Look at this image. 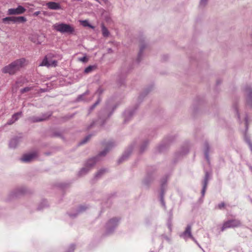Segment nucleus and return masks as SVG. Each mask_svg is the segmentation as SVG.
Masks as SVG:
<instances>
[{
	"mask_svg": "<svg viewBox=\"0 0 252 252\" xmlns=\"http://www.w3.org/2000/svg\"><path fill=\"white\" fill-rule=\"evenodd\" d=\"M40 12L38 11H36L34 13L33 15H35V16H37L39 14H40Z\"/></svg>",
	"mask_w": 252,
	"mask_h": 252,
	"instance_id": "obj_54",
	"label": "nucleus"
},
{
	"mask_svg": "<svg viewBox=\"0 0 252 252\" xmlns=\"http://www.w3.org/2000/svg\"><path fill=\"white\" fill-rule=\"evenodd\" d=\"M196 244L200 249H202V248L201 247L200 245L198 242L196 243Z\"/></svg>",
	"mask_w": 252,
	"mask_h": 252,
	"instance_id": "obj_57",
	"label": "nucleus"
},
{
	"mask_svg": "<svg viewBox=\"0 0 252 252\" xmlns=\"http://www.w3.org/2000/svg\"><path fill=\"white\" fill-rule=\"evenodd\" d=\"M27 191V189L25 187H18L12 191L8 195V200H11L15 198H18L20 196L24 194Z\"/></svg>",
	"mask_w": 252,
	"mask_h": 252,
	"instance_id": "obj_7",
	"label": "nucleus"
},
{
	"mask_svg": "<svg viewBox=\"0 0 252 252\" xmlns=\"http://www.w3.org/2000/svg\"><path fill=\"white\" fill-rule=\"evenodd\" d=\"M233 108H234V109L235 110V112H236V113L237 114L238 119L239 120H240V114L239 113V112H238V110L237 107L236 105H234L233 106Z\"/></svg>",
	"mask_w": 252,
	"mask_h": 252,
	"instance_id": "obj_46",
	"label": "nucleus"
},
{
	"mask_svg": "<svg viewBox=\"0 0 252 252\" xmlns=\"http://www.w3.org/2000/svg\"><path fill=\"white\" fill-rule=\"evenodd\" d=\"M119 220L116 218L110 219L106 224V233L108 234L112 233L118 226Z\"/></svg>",
	"mask_w": 252,
	"mask_h": 252,
	"instance_id": "obj_8",
	"label": "nucleus"
},
{
	"mask_svg": "<svg viewBox=\"0 0 252 252\" xmlns=\"http://www.w3.org/2000/svg\"><path fill=\"white\" fill-rule=\"evenodd\" d=\"M48 206L47 201L46 200H43L38 206L37 210L40 211Z\"/></svg>",
	"mask_w": 252,
	"mask_h": 252,
	"instance_id": "obj_35",
	"label": "nucleus"
},
{
	"mask_svg": "<svg viewBox=\"0 0 252 252\" xmlns=\"http://www.w3.org/2000/svg\"><path fill=\"white\" fill-rule=\"evenodd\" d=\"M22 112H18L15 113L12 116V119L15 122L19 119V117L22 116Z\"/></svg>",
	"mask_w": 252,
	"mask_h": 252,
	"instance_id": "obj_36",
	"label": "nucleus"
},
{
	"mask_svg": "<svg viewBox=\"0 0 252 252\" xmlns=\"http://www.w3.org/2000/svg\"><path fill=\"white\" fill-rule=\"evenodd\" d=\"M134 144H132L130 145L127 149L126 150L122 156L118 160L119 163L126 160L127 159L129 156L130 155L133 148Z\"/></svg>",
	"mask_w": 252,
	"mask_h": 252,
	"instance_id": "obj_14",
	"label": "nucleus"
},
{
	"mask_svg": "<svg viewBox=\"0 0 252 252\" xmlns=\"http://www.w3.org/2000/svg\"><path fill=\"white\" fill-rule=\"evenodd\" d=\"M149 141L147 140H144L141 145H140V152L143 153L145 151V150L146 149L147 146L148 145Z\"/></svg>",
	"mask_w": 252,
	"mask_h": 252,
	"instance_id": "obj_33",
	"label": "nucleus"
},
{
	"mask_svg": "<svg viewBox=\"0 0 252 252\" xmlns=\"http://www.w3.org/2000/svg\"><path fill=\"white\" fill-rule=\"evenodd\" d=\"M144 41L143 39H140V50L136 60L137 63H139L141 61L143 51L146 47V44Z\"/></svg>",
	"mask_w": 252,
	"mask_h": 252,
	"instance_id": "obj_19",
	"label": "nucleus"
},
{
	"mask_svg": "<svg viewBox=\"0 0 252 252\" xmlns=\"http://www.w3.org/2000/svg\"><path fill=\"white\" fill-rule=\"evenodd\" d=\"M101 31L102 35L104 37H106L109 35L110 32L109 31L103 24H101Z\"/></svg>",
	"mask_w": 252,
	"mask_h": 252,
	"instance_id": "obj_32",
	"label": "nucleus"
},
{
	"mask_svg": "<svg viewBox=\"0 0 252 252\" xmlns=\"http://www.w3.org/2000/svg\"><path fill=\"white\" fill-rule=\"evenodd\" d=\"M27 21V19L24 16H14V23H24Z\"/></svg>",
	"mask_w": 252,
	"mask_h": 252,
	"instance_id": "obj_29",
	"label": "nucleus"
},
{
	"mask_svg": "<svg viewBox=\"0 0 252 252\" xmlns=\"http://www.w3.org/2000/svg\"><path fill=\"white\" fill-rule=\"evenodd\" d=\"M190 239H191L196 244L197 243V241H196V240L194 238V237L193 236H192V237H190Z\"/></svg>",
	"mask_w": 252,
	"mask_h": 252,
	"instance_id": "obj_53",
	"label": "nucleus"
},
{
	"mask_svg": "<svg viewBox=\"0 0 252 252\" xmlns=\"http://www.w3.org/2000/svg\"><path fill=\"white\" fill-rule=\"evenodd\" d=\"M166 181L164 179L161 184L160 193H159V199L162 206L165 208V203L164 201V196L166 190Z\"/></svg>",
	"mask_w": 252,
	"mask_h": 252,
	"instance_id": "obj_12",
	"label": "nucleus"
},
{
	"mask_svg": "<svg viewBox=\"0 0 252 252\" xmlns=\"http://www.w3.org/2000/svg\"><path fill=\"white\" fill-rule=\"evenodd\" d=\"M28 82L27 79L24 77H20L17 78L15 82L16 88H19L20 86H23L25 83Z\"/></svg>",
	"mask_w": 252,
	"mask_h": 252,
	"instance_id": "obj_24",
	"label": "nucleus"
},
{
	"mask_svg": "<svg viewBox=\"0 0 252 252\" xmlns=\"http://www.w3.org/2000/svg\"><path fill=\"white\" fill-rule=\"evenodd\" d=\"M53 27L55 31L63 34H73L75 32L72 26L64 23H56Z\"/></svg>",
	"mask_w": 252,
	"mask_h": 252,
	"instance_id": "obj_4",
	"label": "nucleus"
},
{
	"mask_svg": "<svg viewBox=\"0 0 252 252\" xmlns=\"http://www.w3.org/2000/svg\"><path fill=\"white\" fill-rule=\"evenodd\" d=\"M168 226L170 230H171V225L170 223H168Z\"/></svg>",
	"mask_w": 252,
	"mask_h": 252,
	"instance_id": "obj_56",
	"label": "nucleus"
},
{
	"mask_svg": "<svg viewBox=\"0 0 252 252\" xmlns=\"http://www.w3.org/2000/svg\"><path fill=\"white\" fill-rule=\"evenodd\" d=\"M241 222L238 220H230L224 222L222 227L221 231L224 230L228 228H233L238 227L241 225Z\"/></svg>",
	"mask_w": 252,
	"mask_h": 252,
	"instance_id": "obj_9",
	"label": "nucleus"
},
{
	"mask_svg": "<svg viewBox=\"0 0 252 252\" xmlns=\"http://www.w3.org/2000/svg\"><path fill=\"white\" fill-rule=\"evenodd\" d=\"M83 25L84 27H89L91 29H94V27L90 24L87 20H84L82 21Z\"/></svg>",
	"mask_w": 252,
	"mask_h": 252,
	"instance_id": "obj_40",
	"label": "nucleus"
},
{
	"mask_svg": "<svg viewBox=\"0 0 252 252\" xmlns=\"http://www.w3.org/2000/svg\"><path fill=\"white\" fill-rule=\"evenodd\" d=\"M37 154L35 152L25 154L20 158V160L24 162H29L35 158Z\"/></svg>",
	"mask_w": 252,
	"mask_h": 252,
	"instance_id": "obj_17",
	"label": "nucleus"
},
{
	"mask_svg": "<svg viewBox=\"0 0 252 252\" xmlns=\"http://www.w3.org/2000/svg\"><path fill=\"white\" fill-rule=\"evenodd\" d=\"M210 150V148L209 144L207 141L205 142L204 143V155L205 158L207 161L209 162L210 159H209V152Z\"/></svg>",
	"mask_w": 252,
	"mask_h": 252,
	"instance_id": "obj_23",
	"label": "nucleus"
},
{
	"mask_svg": "<svg viewBox=\"0 0 252 252\" xmlns=\"http://www.w3.org/2000/svg\"><path fill=\"white\" fill-rule=\"evenodd\" d=\"M111 50H111V49H109V52H111Z\"/></svg>",
	"mask_w": 252,
	"mask_h": 252,
	"instance_id": "obj_60",
	"label": "nucleus"
},
{
	"mask_svg": "<svg viewBox=\"0 0 252 252\" xmlns=\"http://www.w3.org/2000/svg\"><path fill=\"white\" fill-rule=\"evenodd\" d=\"M97 1L99 2L98 0H96Z\"/></svg>",
	"mask_w": 252,
	"mask_h": 252,
	"instance_id": "obj_61",
	"label": "nucleus"
},
{
	"mask_svg": "<svg viewBox=\"0 0 252 252\" xmlns=\"http://www.w3.org/2000/svg\"><path fill=\"white\" fill-rule=\"evenodd\" d=\"M105 145L104 149L100 152L95 157L88 159L85 162V165L91 170L95 165L96 163L100 159V157H104L106 154L116 145V143L112 141H109L104 144Z\"/></svg>",
	"mask_w": 252,
	"mask_h": 252,
	"instance_id": "obj_2",
	"label": "nucleus"
},
{
	"mask_svg": "<svg viewBox=\"0 0 252 252\" xmlns=\"http://www.w3.org/2000/svg\"><path fill=\"white\" fill-rule=\"evenodd\" d=\"M25 63V59L24 58L16 60L5 66L2 69V72L3 73H8L10 75H14L24 66Z\"/></svg>",
	"mask_w": 252,
	"mask_h": 252,
	"instance_id": "obj_3",
	"label": "nucleus"
},
{
	"mask_svg": "<svg viewBox=\"0 0 252 252\" xmlns=\"http://www.w3.org/2000/svg\"><path fill=\"white\" fill-rule=\"evenodd\" d=\"M169 140L168 139H164L161 144L157 147V149L159 152H163L165 151L169 147Z\"/></svg>",
	"mask_w": 252,
	"mask_h": 252,
	"instance_id": "obj_20",
	"label": "nucleus"
},
{
	"mask_svg": "<svg viewBox=\"0 0 252 252\" xmlns=\"http://www.w3.org/2000/svg\"><path fill=\"white\" fill-rule=\"evenodd\" d=\"M32 88L31 87H27L23 89H22L20 90V92H21V94H24L26 92H28L31 91V90H32Z\"/></svg>",
	"mask_w": 252,
	"mask_h": 252,
	"instance_id": "obj_41",
	"label": "nucleus"
},
{
	"mask_svg": "<svg viewBox=\"0 0 252 252\" xmlns=\"http://www.w3.org/2000/svg\"><path fill=\"white\" fill-rule=\"evenodd\" d=\"M156 178L155 171L148 169L146 176L142 181V184L145 187L148 188Z\"/></svg>",
	"mask_w": 252,
	"mask_h": 252,
	"instance_id": "obj_6",
	"label": "nucleus"
},
{
	"mask_svg": "<svg viewBox=\"0 0 252 252\" xmlns=\"http://www.w3.org/2000/svg\"><path fill=\"white\" fill-rule=\"evenodd\" d=\"M111 50H111V49H109V52H111Z\"/></svg>",
	"mask_w": 252,
	"mask_h": 252,
	"instance_id": "obj_59",
	"label": "nucleus"
},
{
	"mask_svg": "<svg viewBox=\"0 0 252 252\" xmlns=\"http://www.w3.org/2000/svg\"><path fill=\"white\" fill-rule=\"evenodd\" d=\"M189 151V149L188 146L182 147L180 150L176 153V156H177L178 158H179L187 154Z\"/></svg>",
	"mask_w": 252,
	"mask_h": 252,
	"instance_id": "obj_25",
	"label": "nucleus"
},
{
	"mask_svg": "<svg viewBox=\"0 0 252 252\" xmlns=\"http://www.w3.org/2000/svg\"><path fill=\"white\" fill-rule=\"evenodd\" d=\"M40 66H46L47 67L50 66L49 62L48 61L47 58L45 57L41 63L40 64Z\"/></svg>",
	"mask_w": 252,
	"mask_h": 252,
	"instance_id": "obj_37",
	"label": "nucleus"
},
{
	"mask_svg": "<svg viewBox=\"0 0 252 252\" xmlns=\"http://www.w3.org/2000/svg\"><path fill=\"white\" fill-rule=\"evenodd\" d=\"M95 68V66L94 65H89V66L87 67L85 70L84 72L85 73H90L93 71V70Z\"/></svg>",
	"mask_w": 252,
	"mask_h": 252,
	"instance_id": "obj_38",
	"label": "nucleus"
},
{
	"mask_svg": "<svg viewBox=\"0 0 252 252\" xmlns=\"http://www.w3.org/2000/svg\"><path fill=\"white\" fill-rule=\"evenodd\" d=\"M225 206V204L224 202H221L218 204V208L220 209H221L222 208H223Z\"/></svg>",
	"mask_w": 252,
	"mask_h": 252,
	"instance_id": "obj_50",
	"label": "nucleus"
},
{
	"mask_svg": "<svg viewBox=\"0 0 252 252\" xmlns=\"http://www.w3.org/2000/svg\"><path fill=\"white\" fill-rule=\"evenodd\" d=\"M220 83V82L219 81H217V84H219Z\"/></svg>",
	"mask_w": 252,
	"mask_h": 252,
	"instance_id": "obj_58",
	"label": "nucleus"
},
{
	"mask_svg": "<svg viewBox=\"0 0 252 252\" xmlns=\"http://www.w3.org/2000/svg\"><path fill=\"white\" fill-rule=\"evenodd\" d=\"M116 107L115 106L111 109L108 106H106L102 109L98 114V119L96 120L93 121L91 124L88 126L87 129H90L95 127L99 128L103 126L112 115Z\"/></svg>",
	"mask_w": 252,
	"mask_h": 252,
	"instance_id": "obj_1",
	"label": "nucleus"
},
{
	"mask_svg": "<svg viewBox=\"0 0 252 252\" xmlns=\"http://www.w3.org/2000/svg\"><path fill=\"white\" fill-rule=\"evenodd\" d=\"M118 82L120 84V86L124 84V83H125V79H124V78H120V79H119V80H118Z\"/></svg>",
	"mask_w": 252,
	"mask_h": 252,
	"instance_id": "obj_49",
	"label": "nucleus"
},
{
	"mask_svg": "<svg viewBox=\"0 0 252 252\" xmlns=\"http://www.w3.org/2000/svg\"><path fill=\"white\" fill-rule=\"evenodd\" d=\"M101 101L100 98L99 97L96 102L91 106L88 110V115H89L92 111L95 108V107L100 103Z\"/></svg>",
	"mask_w": 252,
	"mask_h": 252,
	"instance_id": "obj_34",
	"label": "nucleus"
},
{
	"mask_svg": "<svg viewBox=\"0 0 252 252\" xmlns=\"http://www.w3.org/2000/svg\"><path fill=\"white\" fill-rule=\"evenodd\" d=\"M153 86L152 85L150 86L148 88L145 89V90L142 92L139 96V99H141L142 98H143L145 95H146L150 92L152 91L153 89Z\"/></svg>",
	"mask_w": 252,
	"mask_h": 252,
	"instance_id": "obj_30",
	"label": "nucleus"
},
{
	"mask_svg": "<svg viewBox=\"0 0 252 252\" xmlns=\"http://www.w3.org/2000/svg\"><path fill=\"white\" fill-rule=\"evenodd\" d=\"M50 66H56L57 65V61L56 60L52 61L49 62Z\"/></svg>",
	"mask_w": 252,
	"mask_h": 252,
	"instance_id": "obj_45",
	"label": "nucleus"
},
{
	"mask_svg": "<svg viewBox=\"0 0 252 252\" xmlns=\"http://www.w3.org/2000/svg\"><path fill=\"white\" fill-rule=\"evenodd\" d=\"M21 138L20 137H15L11 139L9 143V147L10 148H16L20 143Z\"/></svg>",
	"mask_w": 252,
	"mask_h": 252,
	"instance_id": "obj_22",
	"label": "nucleus"
},
{
	"mask_svg": "<svg viewBox=\"0 0 252 252\" xmlns=\"http://www.w3.org/2000/svg\"><path fill=\"white\" fill-rule=\"evenodd\" d=\"M91 170L90 168H88L85 165L83 167H82L78 172V176L80 177L86 175Z\"/></svg>",
	"mask_w": 252,
	"mask_h": 252,
	"instance_id": "obj_27",
	"label": "nucleus"
},
{
	"mask_svg": "<svg viewBox=\"0 0 252 252\" xmlns=\"http://www.w3.org/2000/svg\"><path fill=\"white\" fill-rule=\"evenodd\" d=\"M106 171V170L105 169H100L95 174V175L94 177V179L96 180H98L102 176V175L104 174V173Z\"/></svg>",
	"mask_w": 252,
	"mask_h": 252,
	"instance_id": "obj_31",
	"label": "nucleus"
},
{
	"mask_svg": "<svg viewBox=\"0 0 252 252\" xmlns=\"http://www.w3.org/2000/svg\"><path fill=\"white\" fill-rule=\"evenodd\" d=\"M245 127H246V130L247 131L248 129V116H246L245 118Z\"/></svg>",
	"mask_w": 252,
	"mask_h": 252,
	"instance_id": "obj_47",
	"label": "nucleus"
},
{
	"mask_svg": "<svg viewBox=\"0 0 252 252\" xmlns=\"http://www.w3.org/2000/svg\"><path fill=\"white\" fill-rule=\"evenodd\" d=\"M75 245L71 244L70 245L67 252H73L75 250Z\"/></svg>",
	"mask_w": 252,
	"mask_h": 252,
	"instance_id": "obj_44",
	"label": "nucleus"
},
{
	"mask_svg": "<svg viewBox=\"0 0 252 252\" xmlns=\"http://www.w3.org/2000/svg\"><path fill=\"white\" fill-rule=\"evenodd\" d=\"M88 58H87V57L86 56H84V57L79 59V60L80 61H81V62H84V63L87 62L88 61Z\"/></svg>",
	"mask_w": 252,
	"mask_h": 252,
	"instance_id": "obj_48",
	"label": "nucleus"
},
{
	"mask_svg": "<svg viewBox=\"0 0 252 252\" xmlns=\"http://www.w3.org/2000/svg\"><path fill=\"white\" fill-rule=\"evenodd\" d=\"M243 92L246 106L252 108V88L249 85H246L243 89Z\"/></svg>",
	"mask_w": 252,
	"mask_h": 252,
	"instance_id": "obj_5",
	"label": "nucleus"
},
{
	"mask_svg": "<svg viewBox=\"0 0 252 252\" xmlns=\"http://www.w3.org/2000/svg\"><path fill=\"white\" fill-rule=\"evenodd\" d=\"M180 237L183 238L185 240H187L188 238L192 237L191 234V225L189 224L187 225L185 231L180 234Z\"/></svg>",
	"mask_w": 252,
	"mask_h": 252,
	"instance_id": "obj_15",
	"label": "nucleus"
},
{
	"mask_svg": "<svg viewBox=\"0 0 252 252\" xmlns=\"http://www.w3.org/2000/svg\"><path fill=\"white\" fill-rule=\"evenodd\" d=\"M102 0L104 2V3L106 4H108L109 3L108 0Z\"/></svg>",
	"mask_w": 252,
	"mask_h": 252,
	"instance_id": "obj_55",
	"label": "nucleus"
},
{
	"mask_svg": "<svg viewBox=\"0 0 252 252\" xmlns=\"http://www.w3.org/2000/svg\"><path fill=\"white\" fill-rule=\"evenodd\" d=\"M89 94V91L87 90L84 93L79 95L78 96V97L76 98V101L77 102L81 101H90V100H88L86 99L85 97L86 95H88Z\"/></svg>",
	"mask_w": 252,
	"mask_h": 252,
	"instance_id": "obj_26",
	"label": "nucleus"
},
{
	"mask_svg": "<svg viewBox=\"0 0 252 252\" xmlns=\"http://www.w3.org/2000/svg\"><path fill=\"white\" fill-rule=\"evenodd\" d=\"M46 5L49 9L52 10H60L62 9L60 4L54 1L47 2Z\"/></svg>",
	"mask_w": 252,
	"mask_h": 252,
	"instance_id": "obj_21",
	"label": "nucleus"
},
{
	"mask_svg": "<svg viewBox=\"0 0 252 252\" xmlns=\"http://www.w3.org/2000/svg\"><path fill=\"white\" fill-rule=\"evenodd\" d=\"M14 123H15V122H14V121L12 120V119L11 118V119L9 120L7 122V124L8 125H12V124H13Z\"/></svg>",
	"mask_w": 252,
	"mask_h": 252,
	"instance_id": "obj_51",
	"label": "nucleus"
},
{
	"mask_svg": "<svg viewBox=\"0 0 252 252\" xmlns=\"http://www.w3.org/2000/svg\"><path fill=\"white\" fill-rule=\"evenodd\" d=\"M26 9L21 5H19L16 8H10L7 11V15H14L23 14Z\"/></svg>",
	"mask_w": 252,
	"mask_h": 252,
	"instance_id": "obj_13",
	"label": "nucleus"
},
{
	"mask_svg": "<svg viewBox=\"0 0 252 252\" xmlns=\"http://www.w3.org/2000/svg\"><path fill=\"white\" fill-rule=\"evenodd\" d=\"M151 252H153V251H151Z\"/></svg>",
	"mask_w": 252,
	"mask_h": 252,
	"instance_id": "obj_62",
	"label": "nucleus"
},
{
	"mask_svg": "<svg viewBox=\"0 0 252 252\" xmlns=\"http://www.w3.org/2000/svg\"><path fill=\"white\" fill-rule=\"evenodd\" d=\"M162 237L168 241L170 240L169 238L166 235H162Z\"/></svg>",
	"mask_w": 252,
	"mask_h": 252,
	"instance_id": "obj_52",
	"label": "nucleus"
},
{
	"mask_svg": "<svg viewBox=\"0 0 252 252\" xmlns=\"http://www.w3.org/2000/svg\"><path fill=\"white\" fill-rule=\"evenodd\" d=\"M11 22L14 23V16H9L2 19V23L5 24H10Z\"/></svg>",
	"mask_w": 252,
	"mask_h": 252,
	"instance_id": "obj_28",
	"label": "nucleus"
},
{
	"mask_svg": "<svg viewBox=\"0 0 252 252\" xmlns=\"http://www.w3.org/2000/svg\"><path fill=\"white\" fill-rule=\"evenodd\" d=\"M211 174L207 171H206L205 172V176L204 177L202 180V189L201 190V197L203 198L204 195L205 193L207 188V186L208 184V182L209 180L211 179Z\"/></svg>",
	"mask_w": 252,
	"mask_h": 252,
	"instance_id": "obj_10",
	"label": "nucleus"
},
{
	"mask_svg": "<svg viewBox=\"0 0 252 252\" xmlns=\"http://www.w3.org/2000/svg\"><path fill=\"white\" fill-rule=\"evenodd\" d=\"M88 208V207L86 205H80L79 206L74 213H68V216L72 219L76 218L78 214L83 213L86 211Z\"/></svg>",
	"mask_w": 252,
	"mask_h": 252,
	"instance_id": "obj_18",
	"label": "nucleus"
},
{
	"mask_svg": "<svg viewBox=\"0 0 252 252\" xmlns=\"http://www.w3.org/2000/svg\"><path fill=\"white\" fill-rule=\"evenodd\" d=\"M136 108H130L126 110L124 113V122H128L135 113Z\"/></svg>",
	"mask_w": 252,
	"mask_h": 252,
	"instance_id": "obj_16",
	"label": "nucleus"
},
{
	"mask_svg": "<svg viewBox=\"0 0 252 252\" xmlns=\"http://www.w3.org/2000/svg\"><path fill=\"white\" fill-rule=\"evenodd\" d=\"M245 141L248 143V144L249 146V147L252 152V143L251 142L250 139L248 138H247L246 136H245Z\"/></svg>",
	"mask_w": 252,
	"mask_h": 252,
	"instance_id": "obj_43",
	"label": "nucleus"
},
{
	"mask_svg": "<svg viewBox=\"0 0 252 252\" xmlns=\"http://www.w3.org/2000/svg\"><path fill=\"white\" fill-rule=\"evenodd\" d=\"M51 115V114L44 113L39 116H33L30 117L28 118V120L31 123H38L47 120Z\"/></svg>",
	"mask_w": 252,
	"mask_h": 252,
	"instance_id": "obj_11",
	"label": "nucleus"
},
{
	"mask_svg": "<svg viewBox=\"0 0 252 252\" xmlns=\"http://www.w3.org/2000/svg\"><path fill=\"white\" fill-rule=\"evenodd\" d=\"M92 137L91 134L86 136L80 143V145H82L87 143Z\"/></svg>",
	"mask_w": 252,
	"mask_h": 252,
	"instance_id": "obj_39",
	"label": "nucleus"
},
{
	"mask_svg": "<svg viewBox=\"0 0 252 252\" xmlns=\"http://www.w3.org/2000/svg\"><path fill=\"white\" fill-rule=\"evenodd\" d=\"M208 2V0H200V1L199 2V7L203 8L204 7Z\"/></svg>",
	"mask_w": 252,
	"mask_h": 252,
	"instance_id": "obj_42",
	"label": "nucleus"
}]
</instances>
